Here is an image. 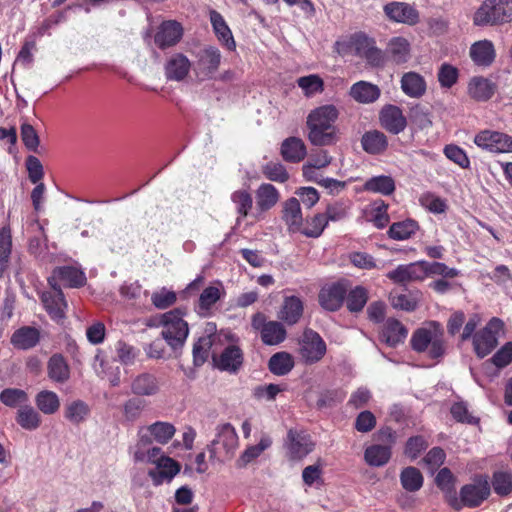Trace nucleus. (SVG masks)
Listing matches in <instances>:
<instances>
[{"label": "nucleus", "mask_w": 512, "mask_h": 512, "mask_svg": "<svg viewBox=\"0 0 512 512\" xmlns=\"http://www.w3.org/2000/svg\"><path fill=\"white\" fill-rule=\"evenodd\" d=\"M47 370L49 378L57 383H64L70 377L69 366L61 354H54L50 357Z\"/></svg>", "instance_id": "72a5a7b5"}, {"label": "nucleus", "mask_w": 512, "mask_h": 512, "mask_svg": "<svg viewBox=\"0 0 512 512\" xmlns=\"http://www.w3.org/2000/svg\"><path fill=\"white\" fill-rule=\"evenodd\" d=\"M363 189L367 192L387 196L395 191V182L392 177L387 175L374 176L364 183Z\"/></svg>", "instance_id": "58836bf2"}, {"label": "nucleus", "mask_w": 512, "mask_h": 512, "mask_svg": "<svg viewBox=\"0 0 512 512\" xmlns=\"http://www.w3.org/2000/svg\"><path fill=\"white\" fill-rule=\"evenodd\" d=\"M263 175L274 182L284 183L289 179V174L280 162H268L262 166Z\"/></svg>", "instance_id": "6e6d98bb"}, {"label": "nucleus", "mask_w": 512, "mask_h": 512, "mask_svg": "<svg viewBox=\"0 0 512 512\" xmlns=\"http://www.w3.org/2000/svg\"><path fill=\"white\" fill-rule=\"evenodd\" d=\"M356 51L372 67L382 68L387 62V55L375 45V41L365 35L356 38Z\"/></svg>", "instance_id": "4468645a"}, {"label": "nucleus", "mask_w": 512, "mask_h": 512, "mask_svg": "<svg viewBox=\"0 0 512 512\" xmlns=\"http://www.w3.org/2000/svg\"><path fill=\"white\" fill-rule=\"evenodd\" d=\"M231 201L235 204L240 217H246L253 204L251 194L245 189L234 191L231 194Z\"/></svg>", "instance_id": "4d7b16f0"}, {"label": "nucleus", "mask_w": 512, "mask_h": 512, "mask_svg": "<svg viewBox=\"0 0 512 512\" xmlns=\"http://www.w3.org/2000/svg\"><path fill=\"white\" fill-rule=\"evenodd\" d=\"M418 229L416 221L407 219L393 223L388 230V235L391 239L402 241L412 237Z\"/></svg>", "instance_id": "c03bdc74"}, {"label": "nucleus", "mask_w": 512, "mask_h": 512, "mask_svg": "<svg viewBox=\"0 0 512 512\" xmlns=\"http://www.w3.org/2000/svg\"><path fill=\"white\" fill-rule=\"evenodd\" d=\"M351 97L359 103H372L380 96V89L370 82L359 81L350 89Z\"/></svg>", "instance_id": "7c9ffc66"}, {"label": "nucleus", "mask_w": 512, "mask_h": 512, "mask_svg": "<svg viewBox=\"0 0 512 512\" xmlns=\"http://www.w3.org/2000/svg\"><path fill=\"white\" fill-rule=\"evenodd\" d=\"M224 294L225 292L221 283L206 287L200 294L198 300L200 314H206Z\"/></svg>", "instance_id": "ea45409f"}, {"label": "nucleus", "mask_w": 512, "mask_h": 512, "mask_svg": "<svg viewBox=\"0 0 512 512\" xmlns=\"http://www.w3.org/2000/svg\"><path fill=\"white\" fill-rule=\"evenodd\" d=\"M115 350L117 359L124 365H132L138 356V350L123 341L116 343Z\"/></svg>", "instance_id": "774afa93"}, {"label": "nucleus", "mask_w": 512, "mask_h": 512, "mask_svg": "<svg viewBox=\"0 0 512 512\" xmlns=\"http://www.w3.org/2000/svg\"><path fill=\"white\" fill-rule=\"evenodd\" d=\"M470 57L479 66H489L495 59L494 45L489 40L475 42L470 48Z\"/></svg>", "instance_id": "c756f323"}, {"label": "nucleus", "mask_w": 512, "mask_h": 512, "mask_svg": "<svg viewBox=\"0 0 512 512\" xmlns=\"http://www.w3.org/2000/svg\"><path fill=\"white\" fill-rule=\"evenodd\" d=\"M339 112L334 105H323L311 110L307 116V139L314 146H330L338 141L335 122Z\"/></svg>", "instance_id": "f257e3e1"}, {"label": "nucleus", "mask_w": 512, "mask_h": 512, "mask_svg": "<svg viewBox=\"0 0 512 512\" xmlns=\"http://www.w3.org/2000/svg\"><path fill=\"white\" fill-rule=\"evenodd\" d=\"M400 482L406 491L416 492L423 486V476L417 468L409 466L401 471Z\"/></svg>", "instance_id": "de8ad7c7"}, {"label": "nucleus", "mask_w": 512, "mask_h": 512, "mask_svg": "<svg viewBox=\"0 0 512 512\" xmlns=\"http://www.w3.org/2000/svg\"><path fill=\"white\" fill-rule=\"evenodd\" d=\"M410 43L404 37H393L387 45V53L396 64H404L410 58Z\"/></svg>", "instance_id": "473e14b6"}, {"label": "nucleus", "mask_w": 512, "mask_h": 512, "mask_svg": "<svg viewBox=\"0 0 512 512\" xmlns=\"http://www.w3.org/2000/svg\"><path fill=\"white\" fill-rule=\"evenodd\" d=\"M130 390L136 396L154 397L160 393L161 383L156 375L143 372L132 377Z\"/></svg>", "instance_id": "2eb2a0df"}, {"label": "nucleus", "mask_w": 512, "mask_h": 512, "mask_svg": "<svg viewBox=\"0 0 512 512\" xmlns=\"http://www.w3.org/2000/svg\"><path fill=\"white\" fill-rule=\"evenodd\" d=\"M176 428L165 421H157L139 430V445H150L153 441L167 444L175 435Z\"/></svg>", "instance_id": "9d476101"}, {"label": "nucleus", "mask_w": 512, "mask_h": 512, "mask_svg": "<svg viewBox=\"0 0 512 512\" xmlns=\"http://www.w3.org/2000/svg\"><path fill=\"white\" fill-rule=\"evenodd\" d=\"M332 158L326 151H320L318 154L312 155L309 162L303 165V175L307 178H312L315 169H320L328 166Z\"/></svg>", "instance_id": "e2e57ef3"}, {"label": "nucleus", "mask_w": 512, "mask_h": 512, "mask_svg": "<svg viewBox=\"0 0 512 512\" xmlns=\"http://www.w3.org/2000/svg\"><path fill=\"white\" fill-rule=\"evenodd\" d=\"M93 369L98 377L107 378L111 386L116 387L120 384V368L113 367L112 363L106 360L100 350L94 356Z\"/></svg>", "instance_id": "a878e982"}, {"label": "nucleus", "mask_w": 512, "mask_h": 512, "mask_svg": "<svg viewBox=\"0 0 512 512\" xmlns=\"http://www.w3.org/2000/svg\"><path fill=\"white\" fill-rule=\"evenodd\" d=\"M210 22L212 24L213 30L218 40L222 42L227 47L228 50H235V40L223 16L215 10H211Z\"/></svg>", "instance_id": "cd10ccee"}, {"label": "nucleus", "mask_w": 512, "mask_h": 512, "mask_svg": "<svg viewBox=\"0 0 512 512\" xmlns=\"http://www.w3.org/2000/svg\"><path fill=\"white\" fill-rule=\"evenodd\" d=\"M511 21L512 0H485L473 16L476 26H494Z\"/></svg>", "instance_id": "20e7f679"}, {"label": "nucleus", "mask_w": 512, "mask_h": 512, "mask_svg": "<svg viewBox=\"0 0 512 512\" xmlns=\"http://www.w3.org/2000/svg\"><path fill=\"white\" fill-rule=\"evenodd\" d=\"M363 149L369 154H380L386 150L388 141L384 133L373 130L366 132L361 139Z\"/></svg>", "instance_id": "e433bc0d"}, {"label": "nucleus", "mask_w": 512, "mask_h": 512, "mask_svg": "<svg viewBox=\"0 0 512 512\" xmlns=\"http://www.w3.org/2000/svg\"><path fill=\"white\" fill-rule=\"evenodd\" d=\"M286 334L281 322L268 321L261 333V340L266 345H278L286 339Z\"/></svg>", "instance_id": "79ce46f5"}, {"label": "nucleus", "mask_w": 512, "mask_h": 512, "mask_svg": "<svg viewBox=\"0 0 512 512\" xmlns=\"http://www.w3.org/2000/svg\"><path fill=\"white\" fill-rule=\"evenodd\" d=\"M17 423L25 430H35L40 426L41 418L39 413L29 405L18 408Z\"/></svg>", "instance_id": "49530a36"}, {"label": "nucleus", "mask_w": 512, "mask_h": 512, "mask_svg": "<svg viewBox=\"0 0 512 512\" xmlns=\"http://www.w3.org/2000/svg\"><path fill=\"white\" fill-rule=\"evenodd\" d=\"M346 294L347 289L342 283L326 285L319 292V304L325 310L336 311L342 306Z\"/></svg>", "instance_id": "dca6fc26"}, {"label": "nucleus", "mask_w": 512, "mask_h": 512, "mask_svg": "<svg viewBox=\"0 0 512 512\" xmlns=\"http://www.w3.org/2000/svg\"><path fill=\"white\" fill-rule=\"evenodd\" d=\"M279 200V192L268 183L261 184L256 192L257 206L261 211L271 209Z\"/></svg>", "instance_id": "a19ab883"}, {"label": "nucleus", "mask_w": 512, "mask_h": 512, "mask_svg": "<svg viewBox=\"0 0 512 512\" xmlns=\"http://www.w3.org/2000/svg\"><path fill=\"white\" fill-rule=\"evenodd\" d=\"M283 220L292 232L298 231L301 227L303 218L299 200L290 198L283 205Z\"/></svg>", "instance_id": "f704fd0d"}, {"label": "nucleus", "mask_w": 512, "mask_h": 512, "mask_svg": "<svg viewBox=\"0 0 512 512\" xmlns=\"http://www.w3.org/2000/svg\"><path fill=\"white\" fill-rule=\"evenodd\" d=\"M144 446L145 445H137V450L134 453L135 461L157 465L160 460L166 457L160 447H151L147 450H144L142 448Z\"/></svg>", "instance_id": "13d9d810"}, {"label": "nucleus", "mask_w": 512, "mask_h": 512, "mask_svg": "<svg viewBox=\"0 0 512 512\" xmlns=\"http://www.w3.org/2000/svg\"><path fill=\"white\" fill-rule=\"evenodd\" d=\"M145 406L146 403L143 399L138 397L129 398L123 404V418L127 422H135L141 417Z\"/></svg>", "instance_id": "864d4df0"}, {"label": "nucleus", "mask_w": 512, "mask_h": 512, "mask_svg": "<svg viewBox=\"0 0 512 512\" xmlns=\"http://www.w3.org/2000/svg\"><path fill=\"white\" fill-rule=\"evenodd\" d=\"M400 83L403 93L411 98H420L426 92V81L416 72L404 73Z\"/></svg>", "instance_id": "bb28decb"}, {"label": "nucleus", "mask_w": 512, "mask_h": 512, "mask_svg": "<svg viewBox=\"0 0 512 512\" xmlns=\"http://www.w3.org/2000/svg\"><path fill=\"white\" fill-rule=\"evenodd\" d=\"M280 155L288 163H299L305 159L307 148L301 138L291 136L282 141Z\"/></svg>", "instance_id": "4be33fe9"}, {"label": "nucleus", "mask_w": 512, "mask_h": 512, "mask_svg": "<svg viewBox=\"0 0 512 512\" xmlns=\"http://www.w3.org/2000/svg\"><path fill=\"white\" fill-rule=\"evenodd\" d=\"M411 347L418 353H426L431 359H440L446 352L444 331L440 323L430 321L416 329L410 339Z\"/></svg>", "instance_id": "f03ea898"}, {"label": "nucleus", "mask_w": 512, "mask_h": 512, "mask_svg": "<svg viewBox=\"0 0 512 512\" xmlns=\"http://www.w3.org/2000/svg\"><path fill=\"white\" fill-rule=\"evenodd\" d=\"M90 413L89 406L82 400H75L65 407V417L73 424L83 422Z\"/></svg>", "instance_id": "8fccbe9b"}, {"label": "nucleus", "mask_w": 512, "mask_h": 512, "mask_svg": "<svg viewBox=\"0 0 512 512\" xmlns=\"http://www.w3.org/2000/svg\"><path fill=\"white\" fill-rule=\"evenodd\" d=\"M380 122L383 128L392 134H399L406 126V117L402 110L394 105L385 106L380 112Z\"/></svg>", "instance_id": "aec40b11"}, {"label": "nucleus", "mask_w": 512, "mask_h": 512, "mask_svg": "<svg viewBox=\"0 0 512 512\" xmlns=\"http://www.w3.org/2000/svg\"><path fill=\"white\" fill-rule=\"evenodd\" d=\"M215 365L222 371L236 373L243 364V353L237 346L226 347L218 358H214Z\"/></svg>", "instance_id": "5701e85b"}, {"label": "nucleus", "mask_w": 512, "mask_h": 512, "mask_svg": "<svg viewBox=\"0 0 512 512\" xmlns=\"http://www.w3.org/2000/svg\"><path fill=\"white\" fill-rule=\"evenodd\" d=\"M36 405L44 414H54L60 407L59 397L52 391H41L36 396Z\"/></svg>", "instance_id": "3c124183"}, {"label": "nucleus", "mask_w": 512, "mask_h": 512, "mask_svg": "<svg viewBox=\"0 0 512 512\" xmlns=\"http://www.w3.org/2000/svg\"><path fill=\"white\" fill-rule=\"evenodd\" d=\"M39 340V330L30 326H24L17 329L11 336V344L15 348L22 350L33 348L37 345Z\"/></svg>", "instance_id": "c85d7f7f"}, {"label": "nucleus", "mask_w": 512, "mask_h": 512, "mask_svg": "<svg viewBox=\"0 0 512 512\" xmlns=\"http://www.w3.org/2000/svg\"><path fill=\"white\" fill-rule=\"evenodd\" d=\"M503 323L498 318H492L488 324L474 335L473 345L478 357L487 356L498 344V333Z\"/></svg>", "instance_id": "0eeeda50"}, {"label": "nucleus", "mask_w": 512, "mask_h": 512, "mask_svg": "<svg viewBox=\"0 0 512 512\" xmlns=\"http://www.w3.org/2000/svg\"><path fill=\"white\" fill-rule=\"evenodd\" d=\"M303 302L297 296H287L278 312V318L288 325L296 324L303 315Z\"/></svg>", "instance_id": "393cba45"}, {"label": "nucleus", "mask_w": 512, "mask_h": 512, "mask_svg": "<svg viewBox=\"0 0 512 512\" xmlns=\"http://www.w3.org/2000/svg\"><path fill=\"white\" fill-rule=\"evenodd\" d=\"M49 284L53 288V291L44 292L41 296L43 305L49 315L55 319L60 320L65 316L64 310L67 307V303L64 299V295L60 287L56 286L52 280H49Z\"/></svg>", "instance_id": "f3484780"}, {"label": "nucleus", "mask_w": 512, "mask_h": 512, "mask_svg": "<svg viewBox=\"0 0 512 512\" xmlns=\"http://www.w3.org/2000/svg\"><path fill=\"white\" fill-rule=\"evenodd\" d=\"M314 442L305 431L290 429L287 434L286 447L291 460H300L311 453Z\"/></svg>", "instance_id": "ddd939ff"}, {"label": "nucleus", "mask_w": 512, "mask_h": 512, "mask_svg": "<svg viewBox=\"0 0 512 512\" xmlns=\"http://www.w3.org/2000/svg\"><path fill=\"white\" fill-rule=\"evenodd\" d=\"M388 205L382 201H376L373 204L370 221L378 229H382L389 223V215L387 213Z\"/></svg>", "instance_id": "0e129e2a"}, {"label": "nucleus", "mask_w": 512, "mask_h": 512, "mask_svg": "<svg viewBox=\"0 0 512 512\" xmlns=\"http://www.w3.org/2000/svg\"><path fill=\"white\" fill-rule=\"evenodd\" d=\"M383 11L385 16L395 23L413 26L420 20L418 10L406 2L392 1L383 7Z\"/></svg>", "instance_id": "f8f14e48"}, {"label": "nucleus", "mask_w": 512, "mask_h": 512, "mask_svg": "<svg viewBox=\"0 0 512 512\" xmlns=\"http://www.w3.org/2000/svg\"><path fill=\"white\" fill-rule=\"evenodd\" d=\"M391 305L394 308L401 309L407 312L414 311L419 302V298L416 294H392L390 297Z\"/></svg>", "instance_id": "680f3d73"}, {"label": "nucleus", "mask_w": 512, "mask_h": 512, "mask_svg": "<svg viewBox=\"0 0 512 512\" xmlns=\"http://www.w3.org/2000/svg\"><path fill=\"white\" fill-rule=\"evenodd\" d=\"M268 366L274 375L283 376L293 369L294 360L287 352H277L271 356Z\"/></svg>", "instance_id": "a18cd8bd"}, {"label": "nucleus", "mask_w": 512, "mask_h": 512, "mask_svg": "<svg viewBox=\"0 0 512 512\" xmlns=\"http://www.w3.org/2000/svg\"><path fill=\"white\" fill-rule=\"evenodd\" d=\"M368 300L367 290L361 286L352 289L347 295V308L351 312H359L363 309Z\"/></svg>", "instance_id": "bf43d9fd"}, {"label": "nucleus", "mask_w": 512, "mask_h": 512, "mask_svg": "<svg viewBox=\"0 0 512 512\" xmlns=\"http://www.w3.org/2000/svg\"><path fill=\"white\" fill-rule=\"evenodd\" d=\"M49 280H52L53 283L59 280L68 287L78 288L85 285L86 276L85 273L77 267L62 266L54 269L53 275Z\"/></svg>", "instance_id": "b1692460"}, {"label": "nucleus", "mask_w": 512, "mask_h": 512, "mask_svg": "<svg viewBox=\"0 0 512 512\" xmlns=\"http://www.w3.org/2000/svg\"><path fill=\"white\" fill-rule=\"evenodd\" d=\"M407 329L396 319H388L385 323L382 337L389 346L402 343L407 337Z\"/></svg>", "instance_id": "c9c22d12"}, {"label": "nucleus", "mask_w": 512, "mask_h": 512, "mask_svg": "<svg viewBox=\"0 0 512 512\" xmlns=\"http://www.w3.org/2000/svg\"><path fill=\"white\" fill-rule=\"evenodd\" d=\"M159 326L162 327L161 335L166 343L172 348L177 349L184 345L188 334V323L183 319V312L176 308L162 314L159 317Z\"/></svg>", "instance_id": "39448f33"}, {"label": "nucleus", "mask_w": 512, "mask_h": 512, "mask_svg": "<svg viewBox=\"0 0 512 512\" xmlns=\"http://www.w3.org/2000/svg\"><path fill=\"white\" fill-rule=\"evenodd\" d=\"M391 458L389 446L375 444L367 447L364 453V459L370 466H384Z\"/></svg>", "instance_id": "37998d69"}, {"label": "nucleus", "mask_w": 512, "mask_h": 512, "mask_svg": "<svg viewBox=\"0 0 512 512\" xmlns=\"http://www.w3.org/2000/svg\"><path fill=\"white\" fill-rule=\"evenodd\" d=\"M221 52L214 46L203 48L197 55L195 71L201 79H211L218 71L221 63Z\"/></svg>", "instance_id": "9b49d317"}, {"label": "nucleus", "mask_w": 512, "mask_h": 512, "mask_svg": "<svg viewBox=\"0 0 512 512\" xmlns=\"http://www.w3.org/2000/svg\"><path fill=\"white\" fill-rule=\"evenodd\" d=\"M491 485L494 492L503 497L512 492V473L507 471H495L492 475Z\"/></svg>", "instance_id": "603ef678"}, {"label": "nucleus", "mask_w": 512, "mask_h": 512, "mask_svg": "<svg viewBox=\"0 0 512 512\" xmlns=\"http://www.w3.org/2000/svg\"><path fill=\"white\" fill-rule=\"evenodd\" d=\"M474 143L478 147L493 153L512 152V137L497 131L484 130L479 132L474 138Z\"/></svg>", "instance_id": "6e6552de"}, {"label": "nucleus", "mask_w": 512, "mask_h": 512, "mask_svg": "<svg viewBox=\"0 0 512 512\" xmlns=\"http://www.w3.org/2000/svg\"><path fill=\"white\" fill-rule=\"evenodd\" d=\"M177 300V295L174 291L168 290L163 287L155 291L151 295V302L157 309H167L174 305Z\"/></svg>", "instance_id": "052dcab7"}, {"label": "nucleus", "mask_w": 512, "mask_h": 512, "mask_svg": "<svg viewBox=\"0 0 512 512\" xmlns=\"http://www.w3.org/2000/svg\"><path fill=\"white\" fill-rule=\"evenodd\" d=\"M239 445V438L235 428L230 423L218 425L216 436L207 445L209 461L224 463L233 458Z\"/></svg>", "instance_id": "7ed1b4c3"}, {"label": "nucleus", "mask_w": 512, "mask_h": 512, "mask_svg": "<svg viewBox=\"0 0 512 512\" xmlns=\"http://www.w3.org/2000/svg\"><path fill=\"white\" fill-rule=\"evenodd\" d=\"M179 471L180 465L178 462L166 456L160 460L155 470L150 471L149 474L157 483H161L164 480L170 481Z\"/></svg>", "instance_id": "4c0bfd02"}, {"label": "nucleus", "mask_w": 512, "mask_h": 512, "mask_svg": "<svg viewBox=\"0 0 512 512\" xmlns=\"http://www.w3.org/2000/svg\"><path fill=\"white\" fill-rule=\"evenodd\" d=\"M495 92L494 84L483 77H474L468 84V93L476 101H487Z\"/></svg>", "instance_id": "2f4dec72"}, {"label": "nucleus", "mask_w": 512, "mask_h": 512, "mask_svg": "<svg viewBox=\"0 0 512 512\" xmlns=\"http://www.w3.org/2000/svg\"><path fill=\"white\" fill-rule=\"evenodd\" d=\"M191 62L188 57L182 53H175L170 56L165 65V77L169 81H182L189 74Z\"/></svg>", "instance_id": "a211bd4d"}, {"label": "nucleus", "mask_w": 512, "mask_h": 512, "mask_svg": "<svg viewBox=\"0 0 512 512\" xmlns=\"http://www.w3.org/2000/svg\"><path fill=\"white\" fill-rule=\"evenodd\" d=\"M327 224L326 216L324 214H317L307 223L302 233L307 237L317 238L322 234Z\"/></svg>", "instance_id": "69168bd1"}, {"label": "nucleus", "mask_w": 512, "mask_h": 512, "mask_svg": "<svg viewBox=\"0 0 512 512\" xmlns=\"http://www.w3.org/2000/svg\"><path fill=\"white\" fill-rule=\"evenodd\" d=\"M326 350V344L317 332L311 329L304 331L300 355L307 364L320 361L324 357Z\"/></svg>", "instance_id": "1a4fd4ad"}, {"label": "nucleus", "mask_w": 512, "mask_h": 512, "mask_svg": "<svg viewBox=\"0 0 512 512\" xmlns=\"http://www.w3.org/2000/svg\"><path fill=\"white\" fill-rule=\"evenodd\" d=\"M272 441L269 437L261 438L257 445L247 447L237 460V466L246 467L254 459L258 458L264 450L270 447Z\"/></svg>", "instance_id": "09e8293b"}, {"label": "nucleus", "mask_w": 512, "mask_h": 512, "mask_svg": "<svg viewBox=\"0 0 512 512\" xmlns=\"http://www.w3.org/2000/svg\"><path fill=\"white\" fill-rule=\"evenodd\" d=\"M297 83L298 86L304 91L306 96H311L323 90V81L317 75L300 77Z\"/></svg>", "instance_id": "338daca9"}, {"label": "nucleus", "mask_w": 512, "mask_h": 512, "mask_svg": "<svg viewBox=\"0 0 512 512\" xmlns=\"http://www.w3.org/2000/svg\"><path fill=\"white\" fill-rule=\"evenodd\" d=\"M183 35L182 26L176 21H165L159 27L155 35V43L161 48L174 46L177 44Z\"/></svg>", "instance_id": "412c9836"}, {"label": "nucleus", "mask_w": 512, "mask_h": 512, "mask_svg": "<svg viewBox=\"0 0 512 512\" xmlns=\"http://www.w3.org/2000/svg\"><path fill=\"white\" fill-rule=\"evenodd\" d=\"M491 494V485L488 477L476 476L469 484L464 485L460 490V498L464 506L475 508L482 504Z\"/></svg>", "instance_id": "423d86ee"}, {"label": "nucleus", "mask_w": 512, "mask_h": 512, "mask_svg": "<svg viewBox=\"0 0 512 512\" xmlns=\"http://www.w3.org/2000/svg\"><path fill=\"white\" fill-rule=\"evenodd\" d=\"M0 401L8 407H21L28 401V395L21 389L6 388L0 393Z\"/></svg>", "instance_id": "5fc2aeb1"}, {"label": "nucleus", "mask_w": 512, "mask_h": 512, "mask_svg": "<svg viewBox=\"0 0 512 512\" xmlns=\"http://www.w3.org/2000/svg\"><path fill=\"white\" fill-rule=\"evenodd\" d=\"M386 276L397 284H406L422 280L425 277L424 264L421 262H415L399 265L396 269L388 272Z\"/></svg>", "instance_id": "6ab92c4d"}]
</instances>
